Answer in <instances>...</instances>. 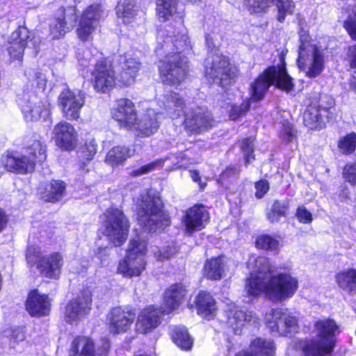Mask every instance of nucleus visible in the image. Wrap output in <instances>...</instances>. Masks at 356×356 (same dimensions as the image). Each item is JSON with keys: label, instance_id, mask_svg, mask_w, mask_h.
Instances as JSON below:
<instances>
[{"label": "nucleus", "instance_id": "dca6fc26", "mask_svg": "<svg viewBox=\"0 0 356 356\" xmlns=\"http://www.w3.org/2000/svg\"><path fill=\"white\" fill-rule=\"evenodd\" d=\"M138 111L136 104L127 97L115 100V106L111 110V118L120 129L127 131L134 128L138 121Z\"/></svg>", "mask_w": 356, "mask_h": 356}, {"label": "nucleus", "instance_id": "423d86ee", "mask_svg": "<svg viewBox=\"0 0 356 356\" xmlns=\"http://www.w3.org/2000/svg\"><path fill=\"white\" fill-rule=\"evenodd\" d=\"M240 70L232 58L223 54L208 56L204 66V77L209 84L227 88L236 83Z\"/></svg>", "mask_w": 356, "mask_h": 356}, {"label": "nucleus", "instance_id": "412c9836", "mask_svg": "<svg viewBox=\"0 0 356 356\" xmlns=\"http://www.w3.org/2000/svg\"><path fill=\"white\" fill-rule=\"evenodd\" d=\"M25 309L30 316H48L51 311V299L49 294L41 293L38 289L29 290L24 302Z\"/></svg>", "mask_w": 356, "mask_h": 356}, {"label": "nucleus", "instance_id": "72a5a7b5", "mask_svg": "<svg viewBox=\"0 0 356 356\" xmlns=\"http://www.w3.org/2000/svg\"><path fill=\"white\" fill-rule=\"evenodd\" d=\"M269 316L270 318L266 319V325L271 332H278L281 323L284 324L286 330H289L297 325L298 321L296 317L286 315L280 309H271Z\"/></svg>", "mask_w": 356, "mask_h": 356}, {"label": "nucleus", "instance_id": "338daca9", "mask_svg": "<svg viewBox=\"0 0 356 356\" xmlns=\"http://www.w3.org/2000/svg\"><path fill=\"white\" fill-rule=\"evenodd\" d=\"M349 86L350 90L356 93V72L351 75L349 79Z\"/></svg>", "mask_w": 356, "mask_h": 356}, {"label": "nucleus", "instance_id": "5701e85b", "mask_svg": "<svg viewBox=\"0 0 356 356\" xmlns=\"http://www.w3.org/2000/svg\"><path fill=\"white\" fill-rule=\"evenodd\" d=\"M52 138L56 145L64 151H72L78 144L76 130L72 124L64 120L54 127Z\"/></svg>", "mask_w": 356, "mask_h": 356}, {"label": "nucleus", "instance_id": "c9c22d12", "mask_svg": "<svg viewBox=\"0 0 356 356\" xmlns=\"http://www.w3.org/2000/svg\"><path fill=\"white\" fill-rule=\"evenodd\" d=\"M65 190L66 184L63 181L52 179L44 185L41 198L46 202L56 203L62 199Z\"/></svg>", "mask_w": 356, "mask_h": 356}, {"label": "nucleus", "instance_id": "9d476101", "mask_svg": "<svg viewBox=\"0 0 356 356\" xmlns=\"http://www.w3.org/2000/svg\"><path fill=\"white\" fill-rule=\"evenodd\" d=\"M147 243L140 237L131 238L124 258L119 263L117 272L124 277L140 276L146 268L145 256Z\"/></svg>", "mask_w": 356, "mask_h": 356}, {"label": "nucleus", "instance_id": "c85d7f7f", "mask_svg": "<svg viewBox=\"0 0 356 356\" xmlns=\"http://www.w3.org/2000/svg\"><path fill=\"white\" fill-rule=\"evenodd\" d=\"M195 306L198 316L202 318L213 320L217 312V303L215 298L209 291L201 290L198 292L195 299Z\"/></svg>", "mask_w": 356, "mask_h": 356}, {"label": "nucleus", "instance_id": "13d9d810", "mask_svg": "<svg viewBox=\"0 0 356 356\" xmlns=\"http://www.w3.org/2000/svg\"><path fill=\"white\" fill-rule=\"evenodd\" d=\"M343 27L351 40L356 42V18L348 16L343 21Z\"/></svg>", "mask_w": 356, "mask_h": 356}, {"label": "nucleus", "instance_id": "a19ab883", "mask_svg": "<svg viewBox=\"0 0 356 356\" xmlns=\"http://www.w3.org/2000/svg\"><path fill=\"white\" fill-rule=\"evenodd\" d=\"M34 38V33L23 24L19 25L16 29L11 33L8 40L27 47L29 42L32 41Z\"/></svg>", "mask_w": 356, "mask_h": 356}, {"label": "nucleus", "instance_id": "603ef678", "mask_svg": "<svg viewBox=\"0 0 356 356\" xmlns=\"http://www.w3.org/2000/svg\"><path fill=\"white\" fill-rule=\"evenodd\" d=\"M240 172V169L235 165L227 166L218 175L216 179V182L218 184L223 185L225 183L229 182L230 179L238 178Z\"/></svg>", "mask_w": 356, "mask_h": 356}, {"label": "nucleus", "instance_id": "49530a36", "mask_svg": "<svg viewBox=\"0 0 356 356\" xmlns=\"http://www.w3.org/2000/svg\"><path fill=\"white\" fill-rule=\"evenodd\" d=\"M337 147L343 154L350 155L356 150V133L352 131L339 138Z\"/></svg>", "mask_w": 356, "mask_h": 356}, {"label": "nucleus", "instance_id": "39448f33", "mask_svg": "<svg viewBox=\"0 0 356 356\" xmlns=\"http://www.w3.org/2000/svg\"><path fill=\"white\" fill-rule=\"evenodd\" d=\"M317 339L306 340L301 346L303 356H332L337 343L339 326L333 318L318 320L314 323Z\"/></svg>", "mask_w": 356, "mask_h": 356}, {"label": "nucleus", "instance_id": "e2e57ef3", "mask_svg": "<svg viewBox=\"0 0 356 356\" xmlns=\"http://www.w3.org/2000/svg\"><path fill=\"white\" fill-rule=\"evenodd\" d=\"M190 176L193 181L198 184L200 191L204 190L207 186V183L202 181V177L198 170L194 169L190 170Z\"/></svg>", "mask_w": 356, "mask_h": 356}, {"label": "nucleus", "instance_id": "a878e982", "mask_svg": "<svg viewBox=\"0 0 356 356\" xmlns=\"http://www.w3.org/2000/svg\"><path fill=\"white\" fill-rule=\"evenodd\" d=\"M188 290L182 282L170 284L163 293V313L172 314L184 302Z\"/></svg>", "mask_w": 356, "mask_h": 356}, {"label": "nucleus", "instance_id": "f03ea898", "mask_svg": "<svg viewBox=\"0 0 356 356\" xmlns=\"http://www.w3.org/2000/svg\"><path fill=\"white\" fill-rule=\"evenodd\" d=\"M279 60L277 65H271L265 68L250 83V99L246 98L240 104H233L230 106L228 116L231 120L236 121L246 116L251 108L250 99L254 102L262 100L272 86L287 93L293 90L295 83L287 71L283 53L280 54Z\"/></svg>", "mask_w": 356, "mask_h": 356}, {"label": "nucleus", "instance_id": "e433bc0d", "mask_svg": "<svg viewBox=\"0 0 356 356\" xmlns=\"http://www.w3.org/2000/svg\"><path fill=\"white\" fill-rule=\"evenodd\" d=\"M337 286L350 295H356V269L348 268L334 275Z\"/></svg>", "mask_w": 356, "mask_h": 356}, {"label": "nucleus", "instance_id": "4468645a", "mask_svg": "<svg viewBox=\"0 0 356 356\" xmlns=\"http://www.w3.org/2000/svg\"><path fill=\"white\" fill-rule=\"evenodd\" d=\"M102 14V6L97 2L87 6L82 10L76 29V34L81 41L85 42L92 40L93 33Z\"/></svg>", "mask_w": 356, "mask_h": 356}, {"label": "nucleus", "instance_id": "de8ad7c7", "mask_svg": "<svg viewBox=\"0 0 356 356\" xmlns=\"http://www.w3.org/2000/svg\"><path fill=\"white\" fill-rule=\"evenodd\" d=\"M137 15L136 3L133 0H129L123 3L122 8L118 12V17L121 18L125 24L131 23Z\"/></svg>", "mask_w": 356, "mask_h": 356}, {"label": "nucleus", "instance_id": "7ed1b4c3", "mask_svg": "<svg viewBox=\"0 0 356 356\" xmlns=\"http://www.w3.org/2000/svg\"><path fill=\"white\" fill-rule=\"evenodd\" d=\"M23 149L26 153L24 155L18 156L10 152L6 156L3 165L7 171L23 175L33 172L36 165L42 163L47 159V145L38 133L24 137Z\"/></svg>", "mask_w": 356, "mask_h": 356}, {"label": "nucleus", "instance_id": "473e14b6", "mask_svg": "<svg viewBox=\"0 0 356 356\" xmlns=\"http://www.w3.org/2000/svg\"><path fill=\"white\" fill-rule=\"evenodd\" d=\"M298 68L305 73L307 77L312 79L319 76L325 68L323 54L316 45L313 47L312 59L310 65L307 66L306 60L297 63Z\"/></svg>", "mask_w": 356, "mask_h": 356}, {"label": "nucleus", "instance_id": "8fccbe9b", "mask_svg": "<svg viewBox=\"0 0 356 356\" xmlns=\"http://www.w3.org/2000/svg\"><path fill=\"white\" fill-rule=\"evenodd\" d=\"M8 46L7 47V51L10 56V60L11 62H22L24 58V51L26 47L10 40L8 41Z\"/></svg>", "mask_w": 356, "mask_h": 356}, {"label": "nucleus", "instance_id": "bf43d9fd", "mask_svg": "<svg viewBox=\"0 0 356 356\" xmlns=\"http://www.w3.org/2000/svg\"><path fill=\"white\" fill-rule=\"evenodd\" d=\"M345 59L351 69H356V44L348 46Z\"/></svg>", "mask_w": 356, "mask_h": 356}, {"label": "nucleus", "instance_id": "f257e3e1", "mask_svg": "<svg viewBox=\"0 0 356 356\" xmlns=\"http://www.w3.org/2000/svg\"><path fill=\"white\" fill-rule=\"evenodd\" d=\"M255 267V271L245 280V290L249 296L256 298L264 293L273 302H282L298 291V279L288 272L273 273V265L268 257H257Z\"/></svg>", "mask_w": 356, "mask_h": 356}, {"label": "nucleus", "instance_id": "bb28decb", "mask_svg": "<svg viewBox=\"0 0 356 356\" xmlns=\"http://www.w3.org/2000/svg\"><path fill=\"white\" fill-rule=\"evenodd\" d=\"M159 114L154 110H147L130 131H134L136 138H148L156 134L160 127Z\"/></svg>", "mask_w": 356, "mask_h": 356}, {"label": "nucleus", "instance_id": "1a4fd4ad", "mask_svg": "<svg viewBox=\"0 0 356 356\" xmlns=\"http://www.w3.org/2000/svg\"><path fill=\"white\" fill-rule=\"evenodd\" d=\"M336 119L335 101L327 94H319L306 107L303 124L310 130H321Z\"/></svg>", "mask_w": 356, "mask_h": 356}, {"label": "nucleus", "instance_id": "5fc2aeb1", "mask_svg": "<svg viewBox=\"0 0 356 356\" xmlns=\"http://www.w3.org/2000/svg\"><path fill=\"white\" fill-rule=\"evenodd\" d=\"M162 163L159 159L155 160L131 171L130 176L132 177H139L154 171Z\"/></svg>", "mask_w": 356, "mask_h": 356}, {"label": "nucleus", "instance_id": "ddd939ff", "mask_svg": "<svg viewBox=\"0 0 356 356\" xmlns=\"http://www.w3.org/2000/svg\"><path fill=\"white\" fill-rule=\"evenodd\" d=\"M111 341L107 337H101L99 343L90 336L76 335L72 340L69 356H109Z\"/></svg>", "mask_w": 356, "mask_h": 356}, {"label": "nucleus", "instance_id": "b1692460", "mask_svg": "<svg viewBox=\"0 0 356 356\" xmlns=\"http://www.w3.org/2000/svg\"><path fill=\"white\" fill-rule=\"evenodd\" d=\"M120 71L117 75V83L120 88H129L136 81L140 70V63L131 55L124 54L120 56Z\"/></svg>", "mask_w": 356, "mask_h": 356}, {"label": "nucleus", "instance_id": "a211bd4d", "mask_svg": "<svg viewBox=\"0 0 356 356\" xmlns=\"http://www.w3.org/2000/svg\"><path fill=\"white\" fill-rule=\"evenodd\" d=\"M182 126L188 136H196L208 131L213 126L211 113L200 107L192 108L184 113Z\"/></svg>", "mask_w": 356, "mask_h": 356}, {"label": "nucleus", "instance_id": "393cba45", "mask_svg": "<svg viewBox=\"0 0 356 356\" xmlns=\"http://www.w3.org/2000/svg\"><path fill=\"white\" fill-rule=\"evenodd\" d=\"M18 106L26 122H38L42 118L49 116L51 113V105L47 99L32 102L22 97L19 99Z\"/></svg>", "mask_w": 356, "mask_h": 356}, {"label": "nucleus", "instance_id": "c756f323", "mask_svg": "<svg viewBox=\"0 0 356 356\" xmlns=\"http://www.w3.org/2000/svg\"><path fill=\"white\" fill-rule=\"evenodd\" d=\"M275 346L271 339L261 337L253 339L249 345V350H242L234 356H275Z\"/></svg>", "mask_w": 356, "mask_h": 356}, {"label": "nucleus", "instance_id": "6e6d98bb", "mask_svg": "<svg viewBox=\"0 0 356 356\" xmlns=\"http://www.w3.org/2000/svg\"><path fill=\"white\" fill-rule=\"evenodd\" d=\"M255 188L254 195L257 199H262L269 191L270 184L267 179H260L254 184Z\"/></svg>", "mask_w": 356, "mask_h": 356}, {"label": "nucleus", "instance_id": "f704fd0d", "mask_svg": "<svg viewBox=\"0 0 356 356\" xmlns=\"http://www.w3.org/2000/svg\"><path fill=\"white\" fill-rule=\"evenodd\" d=\"M135 150L127 145H115L108 150L104 161L112 167L123 165L124 162L131 158Z\"/></svg>", "mask_w": 356, "mask_h": 356}, {"label": "nucleus", "instance_id": "ea45409f", "mask_svg": "<svg viewBox=\"0 0 356 356\" xmlns=\"http://www.w3.org/2000/svg\"><path fill=\"white\" fill-rule=\"evenodd\" d=\"M277 237V236L266 233L258 234L255 237L254 246L258 250L277 252L280 250Z\"/></svg>", "mask_w": 356, "mask_h": 356}, {"label": "nucleus", "instance_id": "9b49d317", "mask_svg": "<svg viewBox=\"0 0 356 356\" xmlns=\"http://www.w3.org/2000/svg\"><path fill=\"white\" fill-rule=\"evenodd\" d=\"M90 83L97 94H109L117 87L113 60L108 57L97 59L90 71Z\"/></svg>", "mask_w": 356, "mask_h": 356}, {"label": "nucleus", "instance_id": "20e7f679", "mask_svg": "<svg viewBox=\"0 0 356 356\" xmlns=\"http://www.w3.org/2000/svg\"><path fill=\"white\" fill-rule=\"evenodd\" d=\"M160 197L147 195L138 201L136 216L138 224L148 233L163 232L171 225V218Z\"/></svg>", "mask_w": 356, "mask_h": 356}, {"label": "nucleus", "instance_id": "0e129e2a", "mask_svg": "<svg viewBox=\"0 0 356 356\" xmlns=\"http://www.w3.org/2000/svg\"><path fill=\"white\" fill-rule=\"evenodd\" d=\"M10 218L6 211L0 207V234L8 227Z\"/></svg>", "mask_w": 356, "mask_h": 356}, {"label": "nucleus", "instance_id": "4be33fe9", "mask_svg": "<svg viewBox=\"0 0 356 356\" xmlns=\"http://www.w3.org/2000/svg\"><path fill=\"white\" fill-rule=\"evenodd\" d=\"M163 313L158 306L147 305L142 309L136 320L135 330L138 334H147L152 332L161 323Z\"/></svg>", "mask_w": 356, "mask_h": 356}, {"label": "nucleus", "instance_id": "2f4dec72", "mask_svg": "<svg viewBox=\"0 0 356 356\" xmlns=\"http://www.w3.org/2000/svg\"><path fill=\"white\" fill-rule=\"evenodd\" d=\"M67 8L61 6L53 14L49 24V35L53 40L63 38L69 31L66 20Z\"/></svg>", "mask_w": 356, "mask_h": 356}, {"label": "nucleus", "instance_id": "864d4df0", "mask_svg": "<svg viewBox=\"0 0 356 356\" xmlns=\"http://www.w3.org/2000/svg\"><path fill=\"white\" fill-rule=\"evenodd\" d=\"M97 145L93 141H86L80 149L81 157L83 161L89 162L94 159L97 153Z\"/></svg>", "mask_w": 356, "mask_h": 356}, {"label": "nucleus", "instance_id": "37998d69", "mask_svg": "<svg viewBox=\"0 0 356 356\" xmlns=\"http://www.w3.org/2000/svg\"><path fill=\"white\" fill-rule=\"evenodd\" d=\"M254 137L248 136L240 138L237 141L241 152L244 154V163L246 167L256 159L254 154Z\"/></svg>", "mask_w": 356, "mask_h": 356}, {"label": "nucleus", "instance_id": "f8f14e48", "mask_svg": "<svg viewBox=\"0 0 356 356\" xmlns=\"http://www.w3.org/2000/svg\"><path fill=\"white\" fill-rule=\"evenodd\" d=\"M131 224L122 210L108 208L106 211L104 234L115 247L122 245L128 238Z\"/></svg>", "mask_w": 356, "mask_h": 356}, {"label": "nucleus", "instance_id": "052dcab7", "mask_svg": "<svg viewBox=\"0 0 356 356\" xmlns=\"http://www.w3.org/2000/svg\"><path fill=\"white\" fill-rule=\"evenodd\" d=\"M281 136L288 142L292 140L293 138L295 136V134L291 124L287 122L283 125Z\"/></svg>", "mask_w": 356, "mask_h": 356}, {"label": "nucleus", "instance_id": "3c124183", "mask_svg": "<svg viewBox=\"0 0 356 356\" xmlns=\"http://www.w3.org/2000/svg\"><path fill=\"white\" fill-rule=\"evenodd\" d=\"M342 177L352 186H356V161L346 163L342 168Z\"/></svg>", "mask_w": 356, "mask_h": 356}, {"label": "nucleus", "instance_id": "2eb2a0df", "mask_svg": "<svg viewBox=\"0 0 356 356\" xmlns=\"http://www.w3.org/2000/svg\"><path fill=\"white\" fill-rule=\"evenodd\" d=\"M136 318L134 309L121 306L113 307L106 314V325L111 334H123L131 330Z\"/></svg>", "mask_w": 356, "mask_h": 356}, {"label": "nucleus", "instance_id": "58836bf2", "mask_svg": "<svg viewBox=\"0 0 356 356\" xmlns=\"http://www.w3.org/2000/svg\"><path fill=\"white\" fill-rule=\"evenodd\" d=\"M170 337L172 341L181 350L186 351L191 350L193 341L186 327L175 326L170 331Z\"/></svg>", "mask_w": 356, "mask_h": 356}, {"label": "nucleus", "instance_id": "680f3d73", "mask_svg": "<svg viewBox=\"0 0 356 356\" xmlns=\"http://www.w3.org/2000/svg\"><path fill=\"white\" fill-rule=\"evenodd\" d=\"M108 252L107 247H99L94 252L92 258H97L100 264L102 265L103 261L108 257Z\"/></svg>", "mask_w": 356, "mask_h": 356}, {"label": "nucleus", "instance_id": "09e8293b", "mask_svg": "<svg viewBox=\"0 0 356 356\" xmlns=\"http://www.w3.org/2000/svg\"><path fill=\"white\" fill-rule=\"evenodd\" d=\"M309 36L307 33L305 34H300L299 37V47H298V56L296 63H300L303 60H307L309 56V47H312V45L309 39Z\"/></svg>", "mask_w": 356, "mask_h": 356}, {"label": "nucleus", "instance_id": "774afa93", "mask_svg": "<svg viewBox=\"0 0 356 356\" xmlns=\"http://www.w3.org/2000/svg\"><path fill=\"white\" fill-rule=\"evenodd\" d=\"M350 10L353 17L356 18V0H354V3L351 6Z\"/></svg>", "mask_w": 356, "mask_h": 356}, {"label": "nucleus", "instance_id": "cd10ccee", "mask_svg": "<svg viewBox=\"0 0 356 356\" xmlns=\"http://www.w3.org/2000/svg\"><path fill=\"white\" fill-rule=\"evenodd\" d=\"M202 275L207 280L220 281L226 275L225 256L220 254L207 259L202 267Z\"/></svg>", "mask_w": 356, "mask_h": 356}, {"label": "nucleus", "instance_id": "7c9ffc66", "mask_svg": "<svg viewBox=\"0 0 356 356\" xmlns=\"http://www.w3.org/2000/svg\"><path fill=\"white\" fill-rule=\"evenodd\" d=\"M163 106L166 113L173 120L183 116L187 107L184 97L174 90H170L164 95Z\"/></svg>", "mask_w": 356, "mask_h": 356}, {"label": "nucleus", "instance_id": "4d7b16f0", "mask_svg": "<svg viewBox=\"0 0 356 356\" xmlns=\"http://www.w3.org/2000/svg\"><path fill=\"white\" fill-rule=\"evenodd\" d=\"M295 216L300 223L309 224L313 220L312 213L304 206L298 207Z\"/></svg>", "mask_w": 356, "mask_h": 356}, {"label": "nucleus", "instance_id": "aec40b11", "mask_svg": "<svg viewBox=\"0 0 356 356\" xmlns=\"http://www.w3.org/2000/svg\"><path fill=\"white\" fill-rule=\"evenodd\" d=\"M209 220V211L206 206L201 203L194 204L188 208L181 216L185 232L190 236L204 229Z\"/></svg>", "mask_w": 356, "mask_h": 356}, {"label": "nucleus", "instance_id": "0eeeda50", "mask_svg": "<svg viewBox=\"0 0 356 356\" xmlns=\"http://www.w3.org/2000/svg\"><path fill=\"white\" fill-rule=\"evenodd\" d=\"M29 268H35L41 277L58 280L64 266V256L60 251L44 254L39 246L29 245L25 253Z\"/></svg>", "mask_w": 356, "mask_h": 356}, {"label": "nucleus", "instance_id": "c03bdc74", "mask_svg": "<svg viewBox=\"0 0 356 356\" xmlns=\"http://www.w3.org/2000/svg\"><path fill=\"white\" fill-rule=\"evenodd\" d=\"M247 315L244 311L238 307H233L227 311V323L232 330H236L243 325Z\"/></svg>", "mask_w": 356, "mask_h": 356}, {"label": "nucleus", "instance_id": "4c0bfd02", "mask_svg": "<svg viewBox=\"0 0 356 356\" xmlns=\"http://www.w3.org/2000/svg\"><path fill=\"white\" fill-rule=\"evenodd\" d=\"M289 212L290 204L288 200L285 201L275 200L270 208L266 211V217L269 222L278 223L281 218L287 217Z\"/></svg>", "mask_w": 356, "mask_h": 356}, {"label": "nucleus", "instance_id": "f3484780", "mask_svg": "<svg viewBox=\"0 0 356 356\" xmlns=\"http://www.w3.org/2000/svg\"><path fill=\"white\" fill-rule=\"evenodd\" d=\"M92 305V295L88 289H81L78 294L66 303L63 318L70 324L88 316Z\"/></svg>", "mask_w": 356, "mask_h": 356}, {"label": "nucleus", "instance_id": "6ab92c4d", "mask_svg": "<svg viewBox=\"0 0 356 356\" xmlns=\"http://www.w3.org/2000/svg\"><path fill=\"white\" fill-rule=\"evenodd\" d=\"M57 104L65 118L70 121L78 120L81 109L85 104V98L80 92L67 88L60 92Z\"/></svg>", "mask_w": 356, "mask_h": 356}, {"label": "nucleus", "instance_id": "69168bd1", "mask_svg": "<svg viewBox=\"0 0 356 356\" xmlns=\"http://www.w3.org/2000/svg\"><path fill=\"white\" fill-rule=\"evenodd\" d=\"M170 248L168 246L162 250H159L157 254L158 259L161 261L170 259L172 254L170 252Z\"/></svg>", "mask_w": 356, "mask_h": 356}, {"label": "nucleus", "instance_id": "79ce46f5", "mask_svg": "<svg viewBox=\"0 0 356 356\" xmlns=\"http://www.w3.org/2000/svg\"><path fill=\"white\" fill-rule=\"evenodd\" d=\"M273 0H243V6L250 15L266 13L272 6Z\"/></svg>", "mask_w": 356, "mask_h": 356}, {"label": "nucleus", "instance_id": "6e6552de", "mask_svg": "<svg viewBox=\"0 0 356 356\" xmlns=\"http://www.w3.org/2000/svg\"><path fill=\"white\" fill-rule=\"evenodd\" d=\"M157 68L159 79L163 85L178 87L189 76L190 61L181 51L171 52L159 60Z\"/></svg>", "mask_w": 356, "mask_h": 356}, {"label": "nucleus", "instance_id": "a18cd8bd", "mask_svg": "<svg viewBox=\"0 0 356 356\" xmlns=\"http://www.w3.org/2000/svg\"><path fill=\"white\" fill-rule=\"evenodd\" d=\"M277 10L276 19L280 23L285 21L287 15H291L294 13L296 3L293 0H273Z\"/></svg>", "mask_w": 356, "mask_h": 356}]
</instances>
